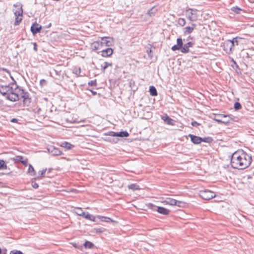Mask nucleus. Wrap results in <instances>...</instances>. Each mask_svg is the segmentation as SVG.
<instances>
[{"mask_svg": "<svg viewBox=\"0 0 254 254\" xmlns=\"http://www.w3.org/2000/svg\"><path fill=\"white\" fill-rule=\"evenodd\" d=\"M252 156L243 150H238L231 156V165L233 168L243 170L250 166Z\"/></svg>", "mask_w": 254, "mask_h": 254, "instance_id": "1", "label": "nucleus"}, {"mask_svg": "<svg viewBox=\"0 0 254 254\" xmlns=\"http://www.w3.org/2000/svg\"><path fill=\"white\" fill-rule=\"evenodd\" d=\"M10 85L11 87L9 89V93L6 99L12 102L18 101L20 99V87L14 83Z\"/></svg>", "mask_w": 254, "mask_h": 254, "instance_id": "2", "label": "nucleus"}, {"mask_svg": "<svg viewBox=\"0 0 254 254\" xmlns=\"http://www.w3.org/2000/svg\"><path fill=\"white\" fill-rule=\"evenodd\" d=\"M20 98L23 99V106H28L31 103V98L30 97L29 93L26 92L24 89L20 87Z\"/></svg>", "mask_w": 254, "mask_h": 254, "instance_id": "3", "label": "nucleus"}, {"mask_svg": "<svg viewBox=\"0 0 254 254\" xmlns=\"http://www.w3.org/2000/svg\"><path fill=\"white\" fill-rule=\"evenodd\" d=\"M197 11L196 9L188 8L186 11V15L191 21H196L197 19Z\"/></svg>", "mask_w": 254, "mask_h": 254, "instance_id": "4", "label": "nucleus"}, {"mask_svg": "<svg viewBox=\"0 0 254 254\" xmlns=\"http://www.w3.org/2000/svg\"><path fill=\"white\" fill-rule=\"evenodd\" d=\"M199 195L203 199L210 200L215 196V194L213 191L205 190L201 191Z\"/></svg>", "mask_w": 254, "mask_h": 254, "instance_id": "5", "label": "nucleus"}, {"mask_svg": "<svg viewBox=\"0 0 254 254\" xmlns=\"http://www.w3.org/2000/svg\"><path fill=\"white\" fill-rule=\"evenodd\" d=\"M222 118H227V116L224 114L214 115V120L219 124H223L227 125L230 123V120L223 121Z\"/></svg>", "mask_w": 254, "mask_h": 254, "instance_id": "6", "label": "nucleus"}, {"mask_svg": "<svg viewBox=\"0 0 254 254\" xmlns=\"http://www.w3.org/2000/svg\"><path fill=\"white\" fill-rule=\"evenodd\" d=\"M101 43L102 47L104 46L107 47H110L113 45L114 43V39L110 37H103L101 38Z\"/></svg>", "mask_w": 254, "mask_h": 254, "instance_id": "7", "label": "nucleus"}, {"mask_svg": "<svg viewBox=\"0 0 254 254\" xmlns=\"http://www.w3.org/2000/svg\"><path fill=\"white\" fill-rule=\"evenodd\" d=\"M223 50L228 54H231L234 50V48L231 45L230 40H228L224 42Z\"/></svg>", "mask_w": 254, "mask_h": 254, "instance_id": "8", "label": "nucleus"}, {"mask_svg": "<svg viewBox=\"0 0 254 254\" xmlns=\"http://www.w3.org/2000/svg\"><path fill=\"white\" fill-rule=\"evenodd\" d=\"M152 204H150V207L152 209H153V210L157 211L158 213L161 214L167 215H168L170 212L169 210L164 207L154 206V208H152Z\"/></svg>", "mask_w": 254, "mask_h": 254, "instance_id": "9", "label": "nucleus"}, {"mask_svg": "<svg viewBox=\"0 0 254 254\" xmlns=\"http://www.w3.org/2000/svg\"><path fill=\"white\" fill-rule=\"evenodd\" d=\"M48 150L50 153L53 156H59L63 153L58 148H56L54 146H50L48 148Z\"/></svg>", "mask_w": 254, "mask_h": 254, "instance_id": "10", "label": "nucleus"}, {"mask_svg": "<svg viewBox=\"0 0 254 254\" xmlns=\"http://www.w3.org/2000/svg\"><path fill=\"white\" fill-rule=\"evenodd\" d=\"M177 44L176 45H175L172 47V50L173 51L181 50L182 52V50L184 46L182 39L181 38H178L177 39Z\"/></svg>", "mask_w": 254, "mask_h": 254, "instance_id": "11", "label": "nucleus"}, {"mask_svg": "<svg viewBox=\"0 0 254 254\" xmlns=\"http://www.w3.org/2000/svg\"><path fill=\"white\" fill-rule=\"evenodd\" d=\"M22 8H21L18 11H16L15 12H14V14L16 16L15 17V21H14V25H18L20 23V22H21V20H22Z\"/></svg>", "mask_w": 254, "mask_h": 254, "instance_id": "12", "label": "nucleus"}, {"mask_svg": "<svg viewBox=\"0 0 254 254\" xmlns=\"http://www.w3.org/2000/svg\"><path fill=\"white\" fill-rule=\"evenodd\" d=\"M41 29L42 26L36 22L33 23L31 26V31L34 35L40 33Z\"/></svg>", "mask_w": 254, "mask_h": 254, "instance_id": "13", "label": "nucleus"}, {"mask_svg": "<svg viewBox=\"0 0 254 254\" xmlns=\"http://www.w3.org/2000/svg\"><path fill=\"white\" fill-rule=\"evenodd\" d=\"M11 85L10 84L5 86H0V93L3 96L5 97L8 95L9 93V89H10Z\"/></svg>", "mask_w": 254, "mask_h": 254, "instance_id": "14", "label": "nucleus"}, {"mask_svg": "<svg viewBox=\"0 0 254 254\" xmlns=\"http://www.w3.org/2000/svg\"><path fill=\"white\" fill-rule=\"evenodd\" d=\"M191 141L195 144H198L202 142V137L193 134H189L188 135Z\"/></svg>", "mask_w": 254, "mask_h": 254, "instance_id": "15", "label": "nucleus"}, {"mask_svg": "<svg viewBox=\"0 0 254 254\" xmlns=\"http://www.w3.org/2000/svg\"><path fill=\"white\" fill-rule=\"evenodd\" d=\"M101 56L103 57H108L111 56L113 53V50L111 48H107L101 51Z\"/></svg>", "mask_w": 254, "mask_h": 254, "instance_id": "16", "label": "nucleus"}, {"mask_svg": "<svg viewBox=\"0 0 254 254\" xmlns=\"http://www.w3.org/2000/svg\"><path fill=\"white\" fill-rule=\"evenodd\" d=\"M194 43L192 42H189L187 43L184 45L182 50L183 53H188L189 52V48L192 47L194 45Z\"/></svg>", "mask_w": 254, "mask_h": 254, "instance_id": "17", "label": "nucleus"}, {"mask_svg": "<svg viewBox=\"0 0 254 254\" xmlns=\"http://www.w3.org/2000/svg\"><path fill=\"white\" fill-rule=\"evenodd\" d=\"M14 160L15 162H20L24 165H27L28 163L27 159H24V157L22 156H16Z\"/></svg>", "mask_w": 254, "mask_h": 254, "instance_id": "18", "label": "nucleus"}, {"mask_svg": "<svg viewBox=\"0 0 254 254\" xmlns=\"http://www.w3.org/2000/svg\"><path fill=\"white\" fill-rule=\"evenodd\" d=\"M91 49L94 50L101 49L103 47L100 41H94L91 44Z\"/></svg>", "mask_w": 254, "mask_h": 254, "instance_id": "19", "label": "nucleus"}, {"mask_svg": "<svg viewBox=\"0 0 254 254\" xmlns=\"http://www.w3.org/2000/svg\"><path fill=\"white\" fill-rule=\"evenodd\" d=\"M242 40L243 38L239 37H236L235 38H233L232 40H230L231 45H232L233 48H234L235 45L238 46L239 43L240 42V41Z\"/></svg>", "mask_w": 254, "mask_h": 254, "instance_id": "20", "label": "nucleus"}, {"mask_svg": "<svg viewBox=\"0 0 254 254\" xmlns=\"http://www.w3.org/2000/svg\"><path fill=\"white\" fill-rule=\"evenodd\" d=\"M82 217L83 218L88 219L90 220H91L93 222H95L96 221V217L93 215H91L89 214L88 212H84V215L83 214Z\"/></svg>", "mask_w": 254, "mask_h": 254, "instance_id": "21", "label": "nucleus"}, {"mask_svg": "<svg viewBox=\"0 0 254 254\" xmlns=\"http://www.w3.org/2000/svg\"><path fill=\"white\" fill-rule=\"evenodd\" d=\"M161 119L167 124L170 125H173V120L170 118L167 115L164 116H162Z\"/></svg>", "mask_w": 254, "mask_h": 254, "instance_id": "22", "label": "nucleus"}, {"mask_svg": "<svg viewBox=\"0 0 254 254\" xmlns=\"http://www.w3.org/2000/svg\"><path fill=\"white\" fill-rule=\"evenodd\" d=\"M115 135L116 137H128L129 136V133L127 131H121L120 132H116Z\"/></svg>", "mask_w": 254, "mask_h": 254, "instance_id": "23", "label": "nucleus"}, {"mask_svg": "<svg viewBox=\"0 0 254 254\" xmlns=\"http://www.w3.org/2000/svg\"><path fill=\"white\" fill-rule=\"evenodd\" d=\"M158 9L156 6H153L149 9L147 12V14L149 16H152L157 12Z\"/></svg>", "mask_w": 254, "mask_h": 254, "instance_id": "24", "label": "nucleus"}, {"mask_svg": "<svg viewBox=\"0 0 254 254\" xmlns=\"http://www.w3.org/2000/svg\"><path fill=\"white\" fill-rule=\"evenodd\" d=\"M61 146L66 148L67 150H70L71 149L74 147V145L69 142L64 141L62 143Z\"/></svg>", "mask_w": 254, "mask_h": 254, "instance_id": "25", "label": "nucleus"}, {"mask_svg": "<svg viewBox=\"0 0 254 254\" xmlns=\"http://www.w3.org/2000/svg\"><path fill=\"white\" fill-rule=\"evenodd\" d=\"M150 94L152 96H156L157 95V91L156 88L153 86L149 87Z\"/></svg>", "mask_w": 254, "mask_h": 254, "instance_id": "26", "label": "nucleus"}, {"mask_svg": "<svg viewBox=\"0 0 254 254\" xmlns=\"http://www.w3.org/2000/svg\"><path fill=\"white\" fill-rule=\"evenodd\" d=\"M165 202L167 204L171 205H175L176 204V200L171 198H167Z\"/></svg>", "mask_w": 254, "mask_h": 254, "instance_id": "27", "label": "nucleus"}, {"mask_svg": "<svg viewBox=\"0 0 254 254\" xmlns=\"http://www.w3.org/2000/svg\"><path fill=\"white\" fill-rule=\"evenodd\" d=\"M98 218L100 219L102 221H104L106 222H114L111 218L107 217H104V216H98Z\"/></svg>", "mask_w": 254, "mask_h": 254, "instance_id": "28", "label": "nucleus"}, {"mask_svg": "<svg viewBox=\"0 0 254 254\" xmlns=\"http://www.w3.org/2000/svg\"><path fill=\"white\" fill-rule=\"evenodd\" d=\"M84 246L86 249H91L94 247V245L90 241H86L84 244Z\"/></svg>", "mask_w": 254, "mask_h": 254, "instance_id": "29", "label": "nucleus"}, {"mask_svg": "<svg viewBox=\"0 0 254 254\" xmlns=\"http://www.w3.org/2000/svg\"><path fill=\"white\" fill-rule=\"evenodd\" d=\"M128 188L130 190H133V191L136 190H138L140 189L139 186L135 184H132L130 185H128Z\"/></svg>", "mask_w": 254, "mask_h": 254, "instance_id": "30", "label": "nucleus"}, {"mask_svg": "<svg viewBox=\"0 0 254 254\" xmlns=\"http://www.w3.org/2000/svg\"><path fill=\"white\" fill-rule=\"evenodd\" d=\"M104 65L103 66L102 65L101 66V69L103 71V73L105 72V70L109 66H112V63H108V62H105L104 63Z\"/></svg>", "mask_w": 254, "mask_h": 254, "instance_id": "31", "label": "nucleus"}, {"mask_svg": "<svg viewBox=\"0 0 254 254\" xmlns=\"http://www.w3.org/2000/svg\"><path fill=\"white\" fill-rule=\"evenodd\" d=\"M193 30V28L192 27L187 26L185 28V30L184 33L185 34H190L192 31Z\"/></svg>", "mask_w": 254, "mask_h": 254, "instance_id": "32", "label": "nucleus"}, {"mask_svg": "<svg viewBox=\"0 0 254 254\" xmlns=\"http://www.w3.org/2000/svg\"><path fill=\"white\" fill-rule=\"evenodd\" d=\"M7 165L3 160H0V170L6 169Z\"/></svg>", "mask_w": 254, "mask_h": 254, "instance_id": "33", "label": "nucleus"}, {"mask_svg": "<svg viewBox=\"0 0 254 254\" xmlns=\"http://www.w3.org/2000/svg\"><path fill=\"white\" fill-rule=\"evenodd\" d=\"M105 231V229L103 228H94L92 230V232L96 233H101Z\"/></svg>", "mask_w": 254, "mask_h": 254, "instance_id": "34", "label": "nucleus"}, {"mask_svg": "<svg viewBox=\"0 0 254 254\" xmlns=\"http://www.w3.org/2000/svg\"><path fill=\"white\" fill-rule=\"evenodd\" d=\"M75 209V212L78 215L82 216L83 214L84 215V212L83 211L81 208L77 207Z\"/></svg>", "mask_w": 254, "mask_h": 254, "instance_id": "35", "label": "nucleus"}, {"mask_svg": "<svg viewBox=\"0 0 254 254\" xmlns=\"http://www.w3.org/2000/svg\"><path fill=\"white\" fill-rule=\"evenodd\" d=\"M212 141H213V139H212V137H207L202 138V142L210 143Z\"/></svg>", "mask_w": 254, "mask_h": 254, "instance_id": "36", "label": "nucleus"}, {"mask_svg": "<svg viewBox=\"0 0 254 254\" xmlns=\"http://www.w3.org/2000/svg\"><path fill=\"white\" fill-rule=\"evenodd\" d=\"M28 172L31 175H35V172L34 169L33 167L31 165H29Z\"/></svg>", "mask_w": 254, "mask_h": 254, "instance_id": "37", "label": "nucleus"}, {"mask_svg": "<svg viewBox=\"0 0 254 254\" xmlns=\"http://www.w3.org/2000/svg\"><path fill=\"white\" fill-rule=\"evenodd\" d=\"M178 24L182 26H184L186 24V20L184 18H180L178 21Z\"/></svg>", "mask_w": 254, "mask_h": 254, "instance_id": "38", "label": "nucleus"}, {"mask_svg": "<svg viewBox=\"0 0 254 254\" xmlns=\"http://www.w3.org/2000/svg\"><path fill=\"white\" fill-rule=\"evenodd\" d=\"M232 62H233V64H232V67L234 69H236V70H237V69H240V68H239V65L237 64V63L233 59H232Z\"/></svg>", "mask_w": 254, "mask_h": 254, "instance_id": "39", "label": "nucleus"}, {"mask_svg": "<svg viewBox=\"0 0 254 254\" xmlns=\"http://www.w3.org/2000/svg\"><path fill=\"white\" fill-rule=\"evenodd\" d=\"M175 205L180 207H183L185 206V203L184 202L176 200V204H175Z\"/></svg>", "mask_w": 254, "mask_h": 254, "instance_id": "40", "label": "nucleus"}, {"mask_svg": "<svg viewBox=\"0 0 254 254\" xmlns=\"http://www.w3.org/2000/svg\"><path fill=\"white\" fill-rule=\"evenodd\" d=\"M234 108L236 110H238L242 108V105L239 102H236L234 104Z\"/></svg>", "mask_w": 254, "mask_h": 254, "instance_id": "41", "label": "nucleus"}, {"mask_svg": "<svg viewBox=\"0 0 254 254\" xmlns=\"http://www.w3.org/2000/svg\"><path fill=\"white\" fill-rule=\"evenodd\" d=\"M232 10L236 13H240L242 9L238 6L233 7Z\"/></svg>", "mask_w": 254, "mask_h": 254, "instance_id": "42", "label": "nucleus"}, {"mask_svg": "<svg viewBox=\"0 0 254 254\" xmlns=\"http://www.w3.org/2000/svg\"><path fill=\"white\" fill-rule=\"evenodd\" d=\"M9 254H23V253L20 251L18 250H11L9 252Z\"/></svg>", "mask_w": 254, "mask_h": 254, "instance_id": "43", "label": "nucleus"}, {"mask_svg": "<svg viewBox=\"0 0 254 254\" xmlns=\"http://www.w3.org/2000/svg\"><path fill=\"white\" fill-rule=\"evenodd\" d=\"M89 86H96L97 85V81L96 79L94 80L90 81L88 83Z\"/></svg>", "mask_w": 254, "mask_h": 254, "instance_id": "44", "label": "nucleus"}, {"mask_svg": "<svg viewBox=\"0 0 254 254\" xmlns=\"http://www.w3.org/2000/svg\"><path fill=\"white\" fill-rule=\"evenodd\" d=\"M227 116V118H228L229 120H230V121H236V119H237V118H236V117L232 115H226Z\"/></svg>", "mask_w": 254, "mask_h": 254, "instance_id": "45", "label": "nucleus"}, {"mask_svg": "<svg viewBox=\"0 0 254 254\" xmlns=\"http://www.w3.org/2000/svg\"><path fill=\"white\" fill-rule=\"evenodd\" d=\"M46 84L47 81L44 79H41L40 81V84L42 87L45 86Z\"/></svg>", "mask_w": 254, "mask_h": 254, "instance_id": "46", "label": "nucleus"}, {"mask_svg": "<svg viewBox=\"0 0 254 254\" xmlns=\"http://www.w3.org/2000/svg\"><path fill=\"white\" fill-rule=\"evenodd\" d=\"M35 113L37 114H40V112H41L42 110L40 108H36L33 110Z\"/></svg>", "mask_w": 254, "mask_h": 254, "instance_id": "47", "label": "nucleus"}, {"mask_svg": "<svg viewBox=\"0 0 254 254\" xmlns=\"http://www.w3.org/2000/svg\"><path fill=\"white\" fill-rule=\"evenodd\" d=\"M146 52L148 54V57L150 58H152V55H151V53H152V50L150 48L148 50H147Z\"/></svg>", "mask_w": 254, "mask_h": 254, "instance_id": "48", "label": "nucleus"}, {"mask_svg": "<svg viewBox=\"0 0 254 254\" xmlns=\"http://www.w3.org/2000/svg\"><path fill=\"white\" fill-rule=\"evenodd\" d=\"M115 133H116V132L114 131H109L107 135L112 136V137H116Z\"/></svg>", "mask_w": 254, "mask_h": 254, "instance_id": "49", "label": "nucleus"}, {"mask_svg": "<svg viewBox=\"0 0 254 254\" xmlns=\"http://www.w3.org/2000/svg\"><path fill=\"white\" fill-rule=\"evenodd\" d=\"M191 126H193V127H197V126H198L200 125V124L199 123H197V122H196V121H193V122H192L191 123Z\"/></svg>", "mask_w": 254, "mask_h": 254, "instance_id": "50", "label": "nucleus"}, {"mask_svg": "<svg viewBox=\"0 0 254 254\" xmlns=\"http://www.w3.org/2000/svg\"><path fill=\"white\" fill-rule=\"evenodd\" d=\"M80 72H81L80 68H75L73 72L75 74L78 75V74H80Z\"/></svg>", "mask_w": 254, "mask_h": 254, "instance_id": "51", "label": "nucleus"}, {"mask_svg": "<svg viewBox=\"0 0 254 254\" xmlns=\"http://www.w3.org/2000/svg\"><path fill=\"white\" fill-rule=\"evenodd\" d=\"M32 186L34 189H38L39 187L38 184L36 182H32Z\"/></svg>", "mask_w": 254, "mask_h": 254, "instance_id": "52", "label": "nucleus"}, {"mask_svg": "<svg viewBox=\"0 0 254 254\" xmlns=\"http://www.w3.org/2000/svg\"><path fill=\"white\" fill-rule=\"evenodd\" d=\"M32 44L34 45V47H33V49H34V50L36 52L37 51V44L36 43H32Z\"/></svg>", "mask_w": 254, "mask_h": 254, "instance_id": "53", "label": "nucleus"}, {"mask_svg": "<svg viewBox=\"0 0 254 254\" xmlns=\"http://www.w3.org/2000/svg\"><path fill=\"white\" fill-rule=\"evenodd\" d=\"M11 123H16L18 122V120L16 118H13L10 120Z\"/></svg>", "mask_w": 254, "mask_h": 254, "instance_id": "54", "label": "nucleus"}, {"mask_svg": "<svg viewBox=\"0 0 254 254\" xmlns=\"http://www.w3.org/2000/svg\"><path fill=\"white\" fill-rule=\"evenodd\" d=\"M46 171V169H44V170H42L41 171H40L39 172L41 173V175L42 176H43L45 174Z\"/></svg>", "mask_w": 254, "mask_h": 254, "instance_id": "55", "label": "nucleus"}, {"mask_svg": "<svg viewBox=\"0 0 254 254\" xmlns=\"http://www.w3.org/2000/svg\"><path fill=\"white\" fill-rule=\"evenodd\" d=\"M2 254H6L7 253V250L6 249H2Z\"/></svg>", "mask_w": 254, "mask_h": 254, "instance_id": "56", "label": "nucleus"}, {"mask_svg": "<svg viewBox=\"0 0 254 254\" xmlns=\"http://www.w3.org/2000/svg\"><path fill=\"white\" fill-rule=\"evenodd\" d=\"M196 24H195V23H192L191 24V25L190 26V27H192L193 28V29H194V28L196 27Z\"/></svg>", "mask_w": 254, "mask_h": 254, "instance_id": "57", "label": "nucleus"}, {"mask_svg": "<svg viewBox=\"0 0 254 254\" xmlns=\"http://www.w3.org/2000/svg\"><path fill=\"white\" fill-rule=\"evenodd\" d=\"M90 91L92 92V94L94 95H95L97 94V92L96 91H94L92 90H90Z\"/></svg>", "mask_w": 254, "mask_h": 254, "instance_id": "58", "label": "nucleus"}, {"mask_svg": "<svg viewBox=\"0 0 254 254\" xmlns=\"http://www.w3.org/2000/svg\"><path fill=\"white\" fill-rule=\"evenodd\" d=\"M106 140H107V141H112V138H111L110 137H107L106 139Z\"/></svg>", "mask_w": 254, "mask_h": 254, "instance_id": "59", "label": "nucleus"}, {"mask_svg": "<svg viewBox=\"0 0 254 254\" xmlns=\"http://www.w3.org/2000/svg\"><path fill=\"white\" fill-rule=\"evenodd\" d=\"M2 253V250L0 248V254H1Z\"/></svg>", "mask_w": 254, "mask_h": 254, "instance_id": "60", "label": "nucleus"}, {"mask_svg": "<svg viewBox=\"0 0 254 254\" xmlns=\"http://www.w3.org/2000/svg\"><path fill=\"white\" fill-rule=\"evenodd\" d=\"M189 39H192V38H191L190 36L188 38V40H189Z\"/></svg>", "mask_w": 254, "mask_h": 254, "instance_id": "61", "label": "nucleus"}, {"mask_svg": "<svg viewBox=\"0 0 254 254\" xmlns=\"http://www.w3.org/2000/svg\"><path fill=\"white\" fill-rule=\"evenodd\" d=\"M225 120H224L223 121L229 120L228 119H228H227V118H225Z\"/></svg>", "mask_w": 254, "mask_h": 254, "instance_id": "62", "label": "nucleus"}, {"mask_svg": "<svg viewBox=\"0 0 254 254\" xmlns=\"http://www.w3.org/2000/svg\"><path fill=\"white\" fill-rule=\"evenodd\" d=\"M51 25V24L50 23V24H49V27H50Z\"/></svg>", "mask_w": 254, "mask_h": 254, "instance_id": "63", "label": "nucleus"}]
</instances>
